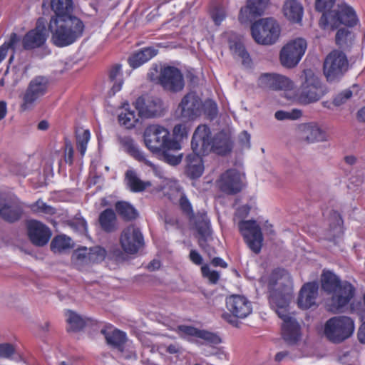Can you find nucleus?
Instances as JSON below:
<instances>
[{
	"label": "nucleus",
	"instance_id": "obj_6",
	"mask_svg": "<svg viewBox=\"0 0 365 365\" xmlns=\"http://www.w3.org/2000/svg\"><path fill=\"white\" fill-rule=\"evenodd\" d=\"M299 101L309 104L319 101L326 93L325 88L318 76L311 69H304L299 76Z\"/></svg>",
	"mask_w": 365,
	"mask_h": 365
},
{
	"label": "nucleus",
	"instance_id": "obj_28",
	"mask_svg": "<svg viewBox=\"0 0 365 365\" xmlns=\"http://www.w3.org/2000/svg\"><path fill=\"white\" fill-rule=\"evenodd\" d=\"M318 284L315 282L305 284L299 292L298 305L302 309H308L316 303L318 296Z\"/></svg>",
	"mask_w": 365,
	"mask_h": 365
},
{
	"label": "nucleus",
	"instance_id": "obj_32",
	"mask_svg": "<svg viewBox=\"0 0 365 365\" xmlns=\"http://www.w3.org/2000/svg\"><path fill=\"white\" fill-rule=\"evenodd\" d=\"M101 333L104 335L109 345L120 351L122 350V346L126 341V336L124 332L118 329H102Z\"/></svg>",
	"mask_w": 365,
	"mask_h": 365
},
{
	"label": "nucleus",
	"instance_id": "obj_22",
	"mask_svg": "<svg viewBox=\"0 0 365 365\" xmlns=\"http://www.w3.org/2000/svg\"><path fill=\"white\" fill-rule=\"evenodd\" d=\"M135 107L141 118H150L160 115L163 110V102L158 98L141 96L138 98Z\"/></svg>",
	"mask_w": 365,
	"mask_h": 365
},
{
	"label": "nucleus",
	"instance_id": "obj_45",
	"mask_svg": "<svg viewBox=\"0 0 365 365\" xmlns=\"http://www.w3.org/2000/svg\"><path fill=\"white\" fill-rule=\"evenodd\" d=\"M51 250L54 253H61L68 248V238L65 235H57L51 241Z\"/></svg>",
	"mask_w": 365,
	"mask_h": 365
},
{
	"label": "nucleus",
	"instance_id": "obj_41",
	"mask_svg": "<svg viewBox=\"0 0 365 365\" xmlns=\"http://www.w3.org/2000/svg\"><path fill=\"white\" fill-rule=\"evenodd\" d=\"M115 210L125 220H130L137 217L135 209L127 202H118L115 204Z\"/></svg>",
	"mask_w": 365,
	"mask_h": 365
},
{
	"label": "nucleus",
	"instance_id": "obj_25",
	"mask_svg": "<svg viewBox=\"0 0 365 365\" xmlns=\"http://www.w3.org/2000/svg\"><path fill=\"white\" fill-rule=\"evenodd\" d=\"M257 83L262 88L272 90H291L294 86L293 81L288 77L274 73L261 74Z\"/></svg>",
	"mask_w": 365,
	"mask_h": 365
},
{
	"label": "nucleus",
	"instance_id": "obj_16",
	"mask_svg": "<svg viewBox=\"0 0 365 365\" xmlns=\"http://www.w3.org/2000/svg\"><path fill=\"white\" fill-rule=\"evenodd\" d=\"M238 227L248 247L255 253H259L263 242V236L259 225L255 221L247 220L241 221Z\"/></svg>",
	"mask_w": 365,
	"mask_h": 365
},
{
	"label": "nucleus",
	"instance_id": "obj_46",
	"mask_svg": "<svg viewBox=\"0 0 365 365\" xmlns=\"http://www.w3.org/2000/svg\"><path fill=\"white\" fill-rule=\"evenodd\" d=\"M31 209L35 213H41L49 215H53L56 213V209L54 207L47 205L40 199L31 205Z\"/></svg>",
	"mask_w": 365,
	"mask_h": 365
},
{
	"label": "nucleus",
	"instance_id": "obj_26",
	"mask_svg": "<svg viewBox=\"0 0 365 365\" xmlns=\"http://www.w3.org/2000/svg\"><path fill=\"white\" fill-rule=\"evenodd\" d=\"M24 215V204L19 199L0 201V218L9 223L19 221Z\"/></svg>",
	"mask_w": 365,
	"mask_h": 365
},
{
	"label": "nucleus",
	"instance_id": "obj_12",
	"mask_svg": "<svg viewBox=\"0 0 365 365\" xmlns=\"http://www.w3.org/2000/svg\"><path fill=\"white\" fill-rule=\"evenodd\" d=\"M354 321L348 317L340 316L329 319L325 324L324 334L331 341L340 342L354 332Z\"/></svg>",
	"mask_w": 365,
	"mask_h": 365
},
{
	"label": "nucleus",
	"instance_id": "obj_31",
	"mask_svg": "<svg viewBox=\"0 0 365 365\" xmlns=\"http://www.w3.org/2000/svg\"><path fill=\"white\" fill-rule=\"evenodd\" d=\"M195 223L199 235L200 246L205 248L204 242L212 240L210 221L205 214H200L196 217Z\"/></svg>",
	"mask_w": 365,
	"mask_h": 365
},
{
	"label": "nucleus",
	"instance_id": "obj_48",
	"mask_svg": "<svg viewBox=\"0 0 365 365\" xmlns=\"http://www.w3.org/2000/svg\"><path fill=\"white\" fill-rule=\"evenodd\" d=\"M70 227L80 235L87 236V223L81 217H75L70 222Z\"/></svg>",
	"mask_w": 365,
	"mask_h": 365
},
{
	"label": "nucleus",
	"instance_id": "obj_34",
	"mask_svg": "<svg viewBox=\"0 0 365 365\" xmlns=\"http://www.w3.org/2000/svg\"><path fill=\"white\" fill-rule=\"evenodd\" d=\"M156 55V51L152 48H145L135 52L129 58V63L131 67L135 68L147 62Z\"/></svg>",
	"mask_w": 365,
	"mask_h": 365
},
{
	"label": "nucleus",
	"instance_id": "obj_40",
	"mask_svg": "<svg viewBox=\"0 0 365 365\" xmlns=\"http://www.w3.org/2000/svg\"><path fill=\"white\" fill-rule=\"evenodd\" d=\"M230 49L232 54L240 58L243 63H248L250 62L249 54L245 51V48L240 39L237 41H229Z\"/></svg>",
	"mask_w": 365,
	"mask_h": 365
},
{
	"label": "nucleus",
	"instance_id": "obj_60",
	"mask_svg": "<svg viewBox=\"0 0 365 365\" xmlns=\"http://www.w3.org/2000/svg\"><path fill=\"white\" fill-rule=\"evenodd\" d=\"M121 73V66L115 65L111 68L109 72V78L111 81H115Z\"/></svg>",
	"mask_w": 365,
	"mask_h": 365
},
{
	"label": "nucleus",
	"instance_id": "obj_57",
	"mask_svg": "<svg viewBox=\"0 0 365 365\" xmlns=\"http://www.w3.org/2000/svg\"><path fill=\"white\" fill-rule=\"evenodd\" d=\"M352 96V92L350 90H346L339 95H337L334 99V103L335 106H341L344 104L347 100Z\"/></svg>",
	"mask_w": 365,
	"mask_h": 365
},
{
	"label": "nucleus",
	"instance_id": "obj_64",
	"mask_svg": "<svg viewBox=\"0 0 365 365\" xmlns=\"http://www.w3.org/2000/svg\"><path fill=\"white\" fill-rule=\"evenodd\" d=\"M358 337L361 342L365 343V322L361 324L359 328Z\"/></svg>",
	"mask_w": 365,
	"mask_h": 365
},
{
	"label": "nucleus",
	"instance_id": "obj_8",
	"mask_svg": "<svg viewBox=\"0 0 365 365\" xmlns=\"http://www.w3.org/2000/svg\"><path fill=\"white\" fill-rule=\"evenodd\" d=\"M143 138L145 146L153 153H159L165 148L177 146V141L172 138L169 130L158 124L148 126Z\"/></svg>",
	"mask_w": 365,
	"mask_h": 365
},
{
	"label": "nucleus",
	"instance_id": "obj_37",
	"mask_svg": "<svg viewBox=\"0 0 365 365\" xmlns=\"http://www.w3.org/2000/svg\"><path fill=\"white\" fill-rule=\"evenodd\" d=\"M165 183V186L170 187L173 191H175L179 195V204L182 210L187 215H191L192 214L191 204L179 188L177 181L166 178Z\"/></svg>",
	"mask_w": 365,
	"mask_h": 365
},
{
	"label": "nucleus",
	"instance_id": "obj_47",
	"mask_svg": "<svg viewBox=\"0 0 365 365\" xmlns=\"http://www.w3.org/2000/svg\"><path fill=\"white\" fill-rule=\"evenodd\" d=\"M4 43L9 49L10 48L13 51V54H14L16 51L21 50V45L22 46V38L20 36L13 32L10 34L9 40L5 41ZM13 58L14 55L11 56L9 61H11Z\"/></svg>",
	"mask_w": 365,
	"mask_h": 365
},
{
	"label": "nucleus",
	"instance_id": "obj_55",
	"mask_svg": "<svg viewBox=\"0 0 365 365\" xmlns=\"http://www.w3.org/2000/svg\"><path fill=\"white\" fill-rule=\"evenodd\" d=\"M190 128L182 123L177 124L173 128V135L177 138H183L187 136Z\"/></svg>",
	"mask_w": 365,
	"mask_h": 365
},
{
	"label": "nucleus",
	"instance_id": "obj_2",
	"mask_svg": "<svg viewBox=\"0 0 365 365\" xmlns=\"http://www.w3.org/2000/svg\"><path fill=\"white\" fill-rule=\"evenodd\" d=\"M210 128L205 125H200L192 135L191 145L198 153L208 154L214 151L224 155L231 150L230 135L227 132H220L212 139Z\"/></svg>",
	"mask_w": 365,
	"mask_h": 365
},
{
	"label": "nucleus",
	"instance_id": "obj_27",
	"mask_svg": "<svg viewBox=\"0 0 365 365\" xmlns=\"http://www.w3.org/2000/svg\"><path fill=\"white\" fill-rule=\"evenodd\" d=\"M120 144L123 148L130 153L138 160L143 162L146 165L149 166L155 174L160 178H163L162 171L152 162L145 158L143 153L138 149L135 141L128 136H125L120 139Z\"/></svg>",
	"mask_w": 365,
	"mask_h": 365
},
{
	"label": "nucleus",
	"instance_id": "obj_42",
	"mask_svg": "<svg viewBox=\"0 0 365 365\" xmlns=\"http://www.w3.org/2000/svg\"><path fill=\"white\" fill-rule=\"evenodd\" d=\"M269 4V0H248L245 11L248 10L253 16L262 15Z\"/></svg>",
	"mask_w": 365,
	"mask_h": 365
},
{
	"label": "nucleus",
	"instance_id": "obj_44",
	"mask_svg": "<svg viewBox=\"0 0 365 365\" xmlns=\"http://www.w3.org/2000/svg\"><path fill=\"white\" fill-rule=\"evenodd\" d=\"M138 115H135L134 111L125 109L124 113H121L118 115V121L121 125H125L128 128H133L138 121Z\"/></svg>",
	"mask_w": 365,
	"mask_h": 365
},
{
	"label": "nucleus",
	"instance_id": "obj_30",
	"mask_svg": "<svg viewBox=\"0 0 365 365\" xmlns=\"http://www.w3.org/2000/svg\"><path fill=\"white\" fill-rule=\"evenodd\" d=\"M178 331L182 335L195 336L207 343L217 344L221 342L220 338L217 334L205 330H200L192 327L180 326L178 327Z\"/></svg>",
	"mask_w": 365,
	"mask_h": 365
},
{
	"label": "nucleus",
	"instance_id": "obj_5",
	"mask_svg": "<svg viewBox=\"0 0 365 365\" xmlns=\"http://www.w3.org/2000/svg\"><path fill=\"white\" fill-rule=\"evenodd\" d=\"M276 313L283 321L282 331L284 340L289 346L297 351L295 356H303L306 352L307 344L302 339L299 324L292 317L289 309H285L282 314L279 312Z\"/></svg>",
	"mask_w": 365,
	"mask_h": 365
},
{
	"label": "nucleus",
	"instance_id": "obj_51",
	"mask_svg": "<svg viewBox=\"0 0 365 365\" xmlns=\"http://www.w3.org/2000/svg\"><path fill=\"white\" fill-rule=\"evenodd\" d=\"M202 110L210 118H215L217 114V106L212 100H207L202 103Z\"/></svg>",
	"mask_w": 365,
	"mask_h": 365
},
{
	"label": "nucleus",
	"instance_id": "obj_38",
	"mask_svg": "<svg viewBox=\"0 0 365 365\" xmlns=\"http://www.w3.org/2000/svg\"><path fill=\"white\" fill-rule=\"evenodd\" d=\"M99 222L103 230L113 232L117 229L116 216L111 209H106L99 216Z\"/></svg>",
	"mask_w": 365,
	"mask_h": 365
},
{
	"label": "nucleus",
	"instance_id": "obj_9",
	"mask_svg": "<svg viewBox=\"0 0 365 365\" xmlns=\"http://www.w3.org/2000/svg\"><path fill=\"white\" fill-rule=\"evenodd\" d=\"M226 307L229 312L222 314V318L233 327L239 326L238 319L247 317L252 312V304L245 297L231 295L226 299Z\"/></svg>",
	"mask_w": 365,
	"mask_h": 365
},
{
	"label": "nucleus",
	"instance_id": "obj_52",
	"mask_svg": "<svg viewBox=\"0 0 365 365\" xmlns=\"http://www.w3.org/2000/svg\"><path fill=\"white\" fill-rule=\"evenodd\" d=\"M335 3V0H316L315 7L316 9L323 14L330 12V10Z\"/></svg>",
	"mask_w": 365,
	"mask_h": 365
},
{
	"label": "nucleus",
	"instance_id": "obj_15",
	"mask_svg": "<svg viewBox=\"0 0 365 365\" xmlns=\"http://www.w3.org/2000/svg\"><path fill=\"white\" fill-rule=\"evenodd\" d=\"M106 255V250L101 246L81 247L73 252L72 260L78 269H83L102 262Z\"/></svg>",
	"mask_w": 365,
	"mask_h": 365
},
{
	"label": "nucleus",
	"instance_id": "obj_36",
	"mask_svg": "<svg viewBox=\"0 0 365 365\" xmlns=\"http://www.w3.org/2000/svg\"><path fill=\"white\" fill-rule=\"evenodd\" d=\"M75 138L76 147L81 155L86 153L88 143L91 138V133L88 129L77 125L75 128Z\"/></svg>",
	"mask_w": 365,
	"mask_h": 365
},
{
	"label": "nucleus",
	"instance_id": "obj_21",
	"mask_svg": "<svg viewBox=\"0 0 365 365\" xmlns=\"http://www.w3.org/2000/svg\"><path fill=\"white\" fill-rule=\"evenodd\" d=\"M179 108L180 117L184 120H192L202 112V103L198 96L193 93H187L182 99Z\"/></svg>",
	"mask_w": 365,
	"mask_h": 365
},
{
	"label": "nucleus",
	"instance_id": "obj_43",
	"mask_svg": "<svg viewBox=\"0 0 365 365\" xmlns=\"http://www.w3.org/2000/svg\"><path fill=\"white\" fill-rule=\"evenodd\" d=\"M86 319L76 312L70 311V332L82 331L86 325Z\"/></svg>",
	"mask_w": 365,
	"mask_h": 365
},
{
	"label": "nucleus",
	"instance_id": "obj_49",
	"mask_svg": "<svg viewBox=\"0 0 365 365\" xmlns=\"http://www.w3.org/2000/svg\"><path fill=\"white\" fill-rule=\"evenodd\" d=\"M302 115V111L294 109L291 111L278 110L275 113L274 117L278 120H296Z\"/></svg>",
	"mask_w": 365,
	"mask_h": 365
},
{
	"label": "nucleus",
	"instance_id": "obj_53",
	"mask_svg": "<svg viewBox=\"0 0 365 365\" xmlns=\"http://www.w3.org/2000/svg\"><path fill=\"white\" fill-rule=\"evenodd\" d=\"M16 352L14 345L9 343L0 344V358L9 359Z\"/></svg>",
	"mask_w": 365,
	"mask_h": 365
},
{
	"label": "nucleus",
	"instance_id": "obj_29",
	"mask_svg": "<svg viewBox=\"0 0 365 365\" xmlns=\"http://www.w3.org/2000/svg\"><path fill=\"white\" fill-rule=\"evenodd\" d=\"M282 12L284 17L292 23L301 22L304 9L297 0H286L283 4Z\"/></svg>",
	"mask_w": 365,
	"mask_h": 365
},
{
	"label": "nucleus",
	"instance_id": "obj_3",
	"mask_svg": "<svg viewBox=\"0 0 365 365\" xmlns=\"http://www.w3.org/2000/svg\"><path fill=\"white\" fill-rule=\"evenodd\" d=\"M51 7L56 14L48 24L52 41L57 46H66L68 45V0H51Z\"/></svg>",
	"mask_w": 365,
	"mask_h": 365
},
{
	"label": "nucleus",
	"instance_id": "obj_35",
	"mask_svg": "<svg viewBox=\"0 0 365 365\" xmlns=\"http://www.w3.org/2000/svg\"><path fill=\"white\" fill-rule=\"evenodd\" d=\"M180 145L177 142V146L175 148H165L159 153L161 155L163 160L171 165H178L182 158V154L180 153Z\"/></svg>",
	"mask_w": 365,
	"mask_h": 365
},
{
	"label": "nucleus",
	"instance_id": "obj_11",
	"mask_svg": "<svg viewBox=\"0 0 365 365\" xmlns=\"http://www.w3.org/2000/svg\"><path fill=\"white\" fill-rule=\"evenodd\" d=\"M307 43L303 38H296L287 41L280 49L279 61L286 68H295L307 50Z\"/></svg>",
	"mask_w": 365,
	"mask_h": 365
},
{
	"label": "nucleus",
	"instance_id": "obj_4",
	"mask_svg": "<svg viewBox=\"0 0 365 365\" xmlns=\"http://www.w3.org/2000/svg\"><path fill=\"white\" fill-rule=\"evenodd\" d=\"M321 283L324 291L332 294L331 305L336 310L346 305L354 295V287L347 282H341L331 272L322 273Z\"/></svg>",
	"mask_w": 365,
	"mask_h": 365
},
{
	"label": "nucleus",
	"instance_id": "obj_18",
	"mask_svg": "<svg viewBox=\"0 0 365 365\" xmlns=\"http://www.w3.org/2000/svg\"><path fill=\"white\" fill-rule=\"evenodd\" d=\"M244 175L235 169H230L223 173L217 180L218 188L228 195L240 192L243 187Z\"/></svg>",
	"mask_w": 365,
	"mask_h": 365
},
{
	"label": "nucleus",
	"instance_id": "obj_59",
	"mask_svg": "<svg viewBox=\"0 0 365 365\" xmlns=\"http://www.w3.org/2000/svg\"><path fill=\"white\" fill-rule=\"evenodd\" d=\"M212 17L216 24H220L225 17V11L222 8H216L212 12Z\"/></svg>",
	"mask_w": 365,
	"mask_h": 365
},
{
	"label": "nucleus",
	"instance_id": "obj_33",
	"mask_svg": "<svg viewBox=\"0 0 365 365\" xmlns=\"http://www.w3.org/2000/svg\"><path fill=\"white\" fill-rule=\"evenodd\" d=\"M126 184L133 192H142L151 186L150 181L140 180L135 171L129 170L125 173Z\"/></svg>",
	"mask_w": 365,
	"mask_h": 365
},
{
	"label": "nucleus",
	"instance_id": "obj_1",
	"mask_svg": "<svg viewBox=\"0 0 365 365\" xmlns=\"http://www.w3.org/2000/svg\"><path fill=\"white\" fill-rule=\"evenodd\" d=\"M269 302L272 308L282 314L289 309L292 299V279L289 274L283 269L272 271L267 279Z\"/></svg>",
	"mask_w": 365,
	"mask_h": 365
},
{
	"label": "nucleus",
	"instance_id": "obj_7",
	"mask_svg": "<svg viewBox=\"0 0 365 365\" xmlns=\"http://www.w3.org/2000/svg\"><path fill=\"white\" fill-rule=\"evenodd\" d=\"M251 34L258 44L272 45L280 36L281 26L272 17L262 18L252 24Z\"/></svg>",
	"mask_w": 365,
	"mask_h": 365
},
{
	"label": "nucleus",
	"instance_id": "obj_24",
	"mask_svg": "<svg viewBox=\"0 0 365 365\" xmlns=\"http://www.w3.org/2000/svg\"><path fill=\"white\" fill-rule=\"evenodd\" d=\"M159 81L165 89L173 92L180 91L185 86L182 74L179 69L173 66L161 70Z\"/></svg>",
	"mask_w": 365,
	"mask_h": 365
},
{
	"label": "nucleus",
	"instance_id": "obj_58",
	"mask_svg": "<svg viewBox=\"0 0 365 365\" xmlns=\"http://www.w3.org/2000/svg\"><path fill=\"white\" fill-rule=\"evenodd\" d=\"M203 170H204V167H203L202 163L195 165H194L193 167L191 166V167L187 168V171L188 174L192 178L200 177L202 174Z\"/></svg>",
	"mask_w": 365,
	"mask_h": 365
},
{
	"label": "nucleus",
	"instance_id": "obj_17",
	"mask_svg": "<svg viewBox=\"0 0 365 365\" xmlns=\"http://www.w3.org/2000/svg\"><path fill=\"white\" fill-rule=\"evenodd\" d=\"M48 32L46 21L39 18L36 27L29 31L22 38V49L33 50L42 46L46 41Z\"/></svg>",
	"mask_w": 365,
	"mask_h": 365
},
{
	"label": "nucleus",
	"instance_id": "obj_61",
	"mask_svg": "<svg viewBox=\"0 0 365 365\" xmlns=\"http://www.w3.org/2000/svg\"><path fill=\"white\" fill-rule=\"evenodd\" d=\"M190 259L193 263L198 265L201 264L202 262V258L201 255L195 250H191L190 253Z\"/></svg>",
	"mask_w": 365,
	"mask_h": 365
},
{
	"label": "nucleus",
	"instance_id": "obj_14",
	"mask_svg": "<svg viewBox=\"0 0 365 365\" xmlns=\"http://www.w3.org/2000/svg\"><path fill=\"white\" fill-rule=\"evenodd\" d=\"M48 86V78L42 76L34 78L22 96L20 111L25 112L31 110L35 103L47 93Z\"/></svg>",
	"mask_w": 365,
	"mask_h": 365
},
{
	"label": "nucleus",
	"instance_id": "obj_63",
	"mask_svg": "<svg viewBox=\"0 0 365 365\" xmlns=\"http://www.w3.org/2000/svg\"><path fill=\"white\" fill-rule=\"evenodd\" d=\"M166 351L170 354H175L180 352V347L176 344H170L166 347Z\"/></svg>",
	"mask_w": 365,
	"mask_h": 365
},
{
	"label": "nucleus",
	"instance_id": "obj_19",
	"mask_svg": "<svg viewBox=\"0 0 365 365\" xmlns=\"http://www.w3.org/2000/svg\"><path fill=\"white\" fill-rule=\"evenodd\" d=\"M297 137L301 141L311 144L327 142L329 137L327 132L317 123H302L297 127Z\"/></svg>",
	"mask_w": 365,
	"mask_h": 365
},
{
	"label": "nucleus",
	"instance_id": "obj_10",
	"mask_svg": "<svg viewBox=\"0 0 365 365\" xmlns=\"http://www.w3.org/2000/svg\"><path fill=\"white\" fill-rule=\"evenodd\" d=\"M358 21L354 9L346 4H340L327 14H322L319 20V26L322 29L330 26L332 29L338 28L341 24L354 26Z\"/></svg>",
	"mask_w": 365,
	"mask_h": 365
},
{
	"label": "nucleus",
	"instance_id": "obj_39",
	"mask_svg": "<svg viewBox=\"0 0 365 365\" xmlns=\"http://www.w3.org/2000/svg\"><path fill=\"white\" fill-rule=\"evenodd\" d=\"M83 31V21L80 19L70 15V44L81 37Z\"/></svg>",
	"mask_w": 365,
	"mask_h": 365
},
{
	"label": "nucleus",
	"instance_id": "obj_54",
	"mask_svg": "<svg viewBox=\"0 0 365 365\" xmlns=\"http://www.w3.org/2000/svg\"><path fill=\"white\" fill-rule=\"evenodd\" d=\"M203 277L207 278L211 283L215 284L220 277L219 273L216 271L211 270L207 265H203L201 267Z\"/></svg>",
	"mask_w": 365,
	"mask_h": 365
},
{
	"label": "nucleus",
	"instance_id": "obj_20",
	"mask_svg": "<svg viewBox=\"0 0 365 365\" xmlns=\"http://www.w3.org/2000/svg\"><path fill=\"white\" fill-rule=\"evenodd\" d=\"M120 244L123 250L130 255H133L143 245V237L140 230L130 225L124 229L120 236Z\"/></svg>",
	"mask_w": 365,
	"mask_h": 365
},
{
	"label": "nucleus",
	"instance_id": "obj_13",
	"mask_svg": "<svg viewBox=\"0 0 365 365\" xmlns=\"http://www.w3.org/2000/svg\"><path fill=\"white\" fill-rule=\"evenodd\" d=\"M349 61L346 54L339 50L330 52L324 61V74L328 81L341 78L348 71Z\"/></svg>",
	"mask_w": 365,
	"mask_h": 365
},
{
	"label": "nucleus",
	"instance_id": "obj_62",
	"mask_svg": "<svg viewBox=\"0 0 365 365\" xmlns=\"http://www.w3.org/2000/svg\"><path fill=\"white\" fill-rule=\"evenodd\" d=\"M336 221V225L334 226V227L333 229V237H334L339 236L341 233V220L339 217H337Z\"/></svg>",
	"mask_w": 365,
	"mask_h": 365
},
{
	"label": "nucleus",
	"instance_id": "obj_50",
	"mask_svg": "<svg viewBox=\"0 0 365 365\" xmlns=\"http://www.w3.org/2000/svg\"><path fill=\"white\" fill-rule=\"evenodd\" d=\"M353 35L346 29H339L336 34V42L338 45L342 46L346 44L349 41H351Z\"/></svg>",
	"mask_w": 365,
	"mask_h": 365
},
{
	"label": "nucleus",
	"instance_id": "obj_56",
	"mask_svg": "<svg viewBox=\"0 0 365 365\" xmlns=\"http://www.w3.org/2000/svg\"><path fill=\"white\" fill-rule=\"evenodd\" d=\"M194 153L190 154L187 156L186 161H187V168L191 167L195 165L202 164V160L200 157V155H204V153H198L195 152L194 150Z\"/></svg>",
	"mask_w": 365,
	"mask_h": 365
},
{
	"label": "nucleus",
	"instance_id": "obj_23",
	"mask_svg": "<svg viewBox=\"0 0 365 365\" xmlns=\"http://www.w3.org/2000/svg\"><path fill=\"white\" fill-rule=\"evenodd\" d=\"M26 229L30 241L36 246L46 245L51 237L52 233L49 227L38 220H29Z\"/></svg>",
	"mask_w": 365,
	"mask_h": 365
}]
</instances>
